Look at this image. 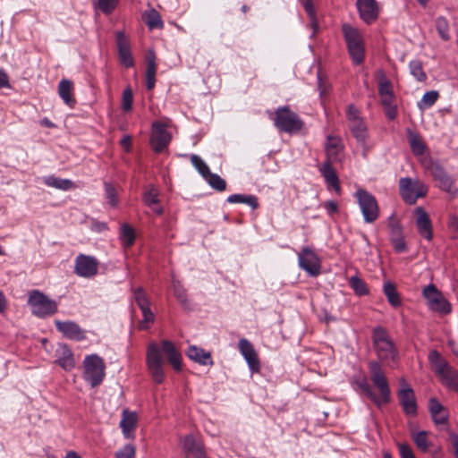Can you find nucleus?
Listing matches in <instances>:
<instances>
[{"instance_id": "obj_44", "label": "nucleus", "mask_w": 458, "mask_h": 458, "mask_svg": "<svg viewBox=\"0 0 458 458\" xmlns=\"http://www.w3.org/2000/svg\"><path fill=\"white\" fill-rule=\"evenodd\" d=\"M349 284L352 288L354 293L359 296H365L368 295L369 293V287L365 281L357 276H352L349 279Z\"/></svg>"}, {"instance_id": "obj_29", "label": "nucleus", "mask_w": 458, "mask_h": 458, "mask_svg": "<svg viewBox=\"0 0 458 458\" xmlns=\"http://www.w3.org/2000/svg\"><path fill=\"white\" fill-rule=\"evenodd\" d=\"M334 162L325 161L319 171L325 179L326 183L332 187L336 192H340L339 178L335 170L333 168L332 164Z\"/></svg>"}, {"instance_id": "obj_12", "label": "nucleus", "mask_w": 458, "mask_h": 458, "mask_svg": "<svg viewBox=\"0 0 458 458\" xmlns=\"http://www.w3.org/2000/svg\"><path fill=\"white\" fill-rule=\"evenodd\" d=\"M423 297L427 300L428 307L438 313L448 314L451 312V304L444 298L442 293L430 284L423 289Z\"/></svg>"}, {"instance_id": "obj_9", "label": "nucleus", "mask_w": 458, "mask_h": 458, "mask_svg": "<svg viewBox=\"0 0 458 458\" xmlns=\"http://www.w3.org/2000/svg\"><path fill=\"white\" fill-rule=\"evenodd\" d=\"M147 364L153 380L157 384L163 383L165 379V361L161 355V350L156 343H151L148 346Z\"/></svg>"}, {"instance_id": "obj_56", "label": "nucleus", "mask_w": 458, "mask_h": 458, "mask_svg": "<svg viewBox=\"0 0 458 458\" xmlns=\"http://www.w3.org/2000/svg\"><path fill=\"white\" fill-rule=\"evenodd\" d=\"M390 241L393 244L394 250L396 252L402 253L407 250V246L403 236L390 239Z\"/></svg>"}, {"instance_id": "obj_6", "label": "nucleus", "mask_w": 458, "mask_h": 458, "mask_svg": "<svg viewBox=\"0 0 458 458\" xmlns=\"http://www.w3.org/2000/svg\"><path fill=\"white\" fill-rule=\"evenodd\" d=\"M428 360L441 381L448 387L458 390V373L448 365L439 352L436 350L431 351Z\"/></svg>"}, {"instance_id": "obj_48", "label": "nucleus", "mask_w": 458, "mask_h": 458, "mask_svg": "<svg viewBox=\"0 0 458 458\" xmlns=\"http://www.w3.org/2000/svg\"><path fill=\"white\" fill-rule=\"evenodd\" d=\"M191 162L203 178H206L210 174L209 167L198 155H191Z\"/></svg>"}, {"instance_id": "obj_37", "label": "nucleus", "mask_w": 458, "mask_h": 458, "mask_svg": "<svg viewBox=\"0 0 458 458\" xmlns=\"http://www.w3.org/2000/svg\"><path fill=\"white\" fill-rule=\"evenodd\" d=\"M383 292L387 301L393 307H399L402 304L400 294L396 290V286L391 282H386L383 285Z\"/></svg>"}, {"instance_id": "obj_24", "label": "nucleus", "mask_w": 458, "mask_h": 458, "mask_svg": "<svg viewBox=\"0 0 458 458\" xmlns=\"http://www.w3.org/2000/svg\"><path fill=\"white\" fill-rule=\"evenodd\" d=\"M428 411L433 422L437 426L447 424L449 417L448 411L436 397L429 399Z\"/></svg>"}, {"instance_id": "obj_45", "label": "nucleus", "mask_w": 458, "mask_h": 458, "mask_svg": "<svg viewBox=\"0 0 458 458\" xmlns=\"http://www.w3.org/2000/svg\"><path fill=\"white\" fill-rule=\"evenodd\" d=\"M435 26L438 32L439 37L445 40L448 41L451 37L449 34V22L447 19L444 16H438L435 20Z\"/></svg>"}, {"instance_id": "obj_41", "label": "nucleus", "mask_w": 458, "mask_h": 458, "mask_svg": "<svg viewBox=\"0 0 458 458\" xmlns=\"http://www.w3.org/2000/svg\"><path fill=\"white\" fill-rule=\"evenodd\" d=\"M143 20L150 30L163 28L161 17L155 9L146 12Z\"/></svg>"}, {"instance_id": "obj_8", "label": "nucleus", "mask_w": 458, "mask_h": 458, "mask_svg": "<svg viewBox=\"0 0 458 458\" xmlns=\"http://www.w3.org/2000/svg\"><path fill=\"white\" fill-rule=\"evenodd\" d=\"M357 202L366 223H374L379 216V208L376 198L368 191L359 189L355 192Z\"/></svg>"}, {"instance_id": "obj_10", "label": "nucleus", "mask_w": 458, "mask_h": 458, "mask_svg": "<svg viewBox=\"0 0 458 458\" xmlns=\"http://www.w3.org/2000/svg\"><path fill=\"white\" fill-rule=\"evenodd\" d=\"M399 187L403 199L410 205L414 204L419 198L424 197L427 193V188L420 181H413L409 177L401 178Z\"/></svg>"}, {"instance_id": "obj_2", "label": "nucleus", "mask_w": 458, "mask_h": 458, "mask_svg": "<svg viewBox=\"0 0 458 458\" xmlns=\"http://www.w3.org/2000/svg\"><path fill=\"white\" fill-rule=\"evenodd\" d=\"M342 32L353 64H361L365 58V43L361 32L349 23L342 25Z\"/></svg>"}, {"instance_id": "obj_31", "label": "nucleus", "mask_w": 458, "mask_h": 458, "mask_svg": "<svg viewBox=\"0 0 458 458\" xmlns=\"http://www.w3.org/2000/svg\"><path fill=\"white\" fill-rule=\"evenodd\" d=\"M407 138L409 140L410 148L414 156L420 157L424 155L427 146L422 140L421 136L414 132L411 129H407Z\"/></svg>"}, {"instance_id": "obj_38", "label": "nucleus", "mask_w": 458, "mask_h": 458, "mask_svg": "<svg viewBox=\"0 0 458 458\" xmlns=\"http://www.w3.org/2000/svg\"><path fill=\"white\" fill-rule=\"evenodd\" d=\"M44 182L49 187H54L63 191H68L73 187V182L69 179H62L54 175L44 178Z\"/></svg>"}, {"instance_id": "obj_55", "label": "nucleus", "mask_w": 458, "mask_h": 458, "mask_svg": "<svg viewBox=\"0 0 458 458\" xmlns=\"http://www.w3.org/2000/svg\"><path fill=\"white\" fill-rule=\"evenodd\" d=\"M134 456H135V448L132 445H124L115 454L116 458H134Z\"/></svg>"}, {"instance_id": "obj_57", "label": "nucleus", "mask_w": 458, "mask_h": 458, "mask_svg": "<svg viewBox=\"0 0 458 458\" xmlns=\"http://www.w3.org/2000/svg\"><path fill=\"white\" fill-rule=\"evenodd\" d=\"M401 458H416L411 447L406 443L398 445Z\"/></svg>"}, {"instance_id": "obj_60", "label": "nucleus", "mask_w": 458, "mask_h": 458, "mask_svg": "<svg viewBox=\"0 0 458 458\" xmlns=\"http://www.w3.org/2000/svg\"><path fill=\"white\" fill-rule=\"evenodd\" d=\"M324 208L329 215L338 212V204L334 200H328L324 204Z\"/></svg>"}, {"instance_id": "obj_47", "label": "nucleus", "mask_w": 458, "mask_h": 458, "mask_svg": "<svg viewBox=\"0 0 458 458\" xmlns=\"http://www.w3.org/2000/svg\"><path fill=\"white\" fill-rule=\"evenodd\" d=\"M204 179L212 189L217 191H224L226 189V182L216 174L210 172V174Z\"/></svg>"}, {"instance_id": "obj_58", "label": "nucleus", "mask_w": 458, "mask_h": 458, "mask_svg": "<svg viewBox=\"0 0 458 458\" xmlns=\"http://www.w3.org/2000/svg\"><path fill=\"white\" fill-rule=\"evenodd\" d=\"M378 93L380 97L394 95L391 83L388 81L380 82Z\"/></svg>"}, {"instance_id": "obj_35", "label": "nucleus", "mask_w": 458, "mask_h": 458, "mask_svg": "<svg viewBox=\"0 0 458 458\" xmlns=\"http://www.w3.org/2000/svg\"><path fill=\"white\" fill-rule=\"evenodd\" d=\"M119 239L124 249L131 248L134 244L136 239L134 229L128 224H123L121 226Z\"/></svg>"}, {"instance_id": "obj_32", "label": "nucleus", "mask_w": 458, "mask_h": 458, "mask_svg": "<svg viewBox=\"0 0 458 458\" xmlns=\"http://www.w3.org/2000/svg\"><path fill=\"white\" fill-rule=\"evenodd\" d=\"M158 190L154 185H149L143 194L144 203L152 208V210L157 214L162 215L164 210L161 207H157L159 203Z\"/></svg>"}, {"instance_id": "obj_16", "label": "nucleus", "mask_w": 458, "mask_h": 458, "mask_svg": "<svg viewBox=\"0 0 458 458\" xmlns=\"http://www.w3.org/2000/svg\"><path fill=\"white\" fill-rule=\"evenodd\" d=\"M402 387L398 391V399L405 414L415 416L417 414V403L413 389L406 384L404 378L400 380Z\"/></svg>"}, {"instance_id": "obj_34", "label": "nucleus", "mask_w": 458, "mask_h": 458, "mask_svg": "<svg viewBox=\"0 0 458 458\" xmlns=\"http://www.w3.org/2000/svg\"><path fill=\"white\" fill-rule=\"evenodd\" d=\"M72 91L73 84L71 81L63 79L59 82L58 94L63 101L71 107H72L76 103V100L72 96Z\"/></svg>"}, {"instance_id": "obj_15", "label": "nucleus", "mask_w": 458, "mask_h": 458, "mask_svg": "<svg viewBox=\"0 0 458 458\" xmlns=\"http://www.w3.org/2000/svg\"><path fill=\"white\" fill-rule=\"evenodd\" d=\"M299 266L310 276H318L320 272V259L310 248L303 247L298 255Z\"/></svg>"}, {"instance_id": "obj_63", "label": "nucleus", "mask_w": 458, "mask_h": 458, "mask_svg": "<svg viewBox=\"0 0 458 458\" xmlns=\"http://www.w3.org/2000/svg\"><path fill=\"white\" fill-rule=\"evenodd\" d=\"M120 144L126 151H130L131 146V137L130 135H124L120 140Z\"/></svg>"}, {"instance_id": "obj_27", "label": "nucleus", "mask_w": 458, "mask_h": 458, "mask_svg": "<svg viewBox=\"0 0 458 458\" xmlns=\"http://www.w3.org/2000/svg\"><path fill=\"white\" fill-rule=\"evenodd\" d=\"M186 355L188 358L194 362H197L202 366H213L214 362L209 352L205 351L196 345L189 346Z\"/></svg>"}, {"instance_id": "obj_42", "label": "nucleus", "mask_w": 458, "mask_h": 458, "mask_svg": "<svg viewBox=\"0 0 458 458\" xmlns=\"http://www.w3.org/2000/svg\"><path fill=\"white\" fill-rule=\"evenodd\" d=\"M301 5L303 6L308 17L310 18V23L312 29L314 30V33L318 28L316 9L313 4V0H299Z\"/></svg>"}, {"instance_id": "obj_20", "label": "nucleus", "mask_w": 458, "mask_h": 458, "mask_svg": "<svg viewBox=\"0 0 458 458\" xmlns=\"http://www.w3.org/2000/svg\"><path fill=\"white\" fill-rule=\"evenodd\" d=\"M184 458H206L207 454L203 445L193 435H186L182 441Z\"/></svg>"}, {"instance_id": "obj_61", "label": "nucleus", "mask_w": 458, "mask_h": 458, "mask_svg": "<svg viewBox=\"0 0 458 458\" xmlns=\"http://www.w3.org/2000/svg\"><path fill=\"white\" fill-rule=\"evenodd\" d=\"M3 88H11V85L9 83V77L7 75V73L0 69V89H3Z\"/></svg>"}, {"instance_id": "obj_14", "label": "nucleus", "mask_w": 458, "mask_h": 458, "mask_svg": "<svg viewBox=\"0 0 458 458\" xmlns=\"http://www.w3.org/2000/svg\"><path fill=\"white\" fill-rule=\"evenodd\" d=\"M98 265L95 257L79 254L74 262V273L83 278H92L98 272Z\"/></svg>"}, {"instance_id": "obj_4", "label": "nucleus", "mask_w": 458, "mask_h": 458, "mask_svg": "<svg viewBox=\"0 0 458 458\" xmlns=\"http://www.w3.org/2000/svg\"><path fill=\"white\" fill-rule=\"evenodd\" d=\"M373 345L378 359L382 361H394L398 352L382 327H377L372 335Z\"/></svg>"}, {"instance_id": "obj_19", "label": "nucleus", "mask_w": 458, "mask_h": 458, "mask_svg": "<svg viewBox=\"0 0 458 458\" xmlns=\"http://www.w3.org/2000/svg\"><path fill=\"white\" fill-rule=\"evenodd\" d=\"M356 6L360 18L366 24H371L377 20L379 6L376 0H357Z\"/></svg>"}, {"instance_id": "obj_33", "label": "nucleus", "mask_w": 458, "mask_h": 458, "mask_svg": "<svg viewBox=\"0 0 458 458\" xmlns=\"http://www.w3.org/2000/svg\"><path fill=\"white\" fill-rule=\"evenodd\" d=\"M157 64L156 55L153 51H149L147 55V70H146V88L151 90L156 83Z\"/></svg>"}, {"instance_id": "obj_52", "label": "nucleus", "mask_w": 458, "mask_h": 458, "mask_svg": "<svg viewBox=\"0 0 458 458\" xmlns=\"http://www.w3.org/2000/svg\"><path fill=\"white\" fill-rule=\"evenodd\" d=\"M119 0H98V9L105 14L112 13L116 8Z\"/></svg>"}, {"instance_id": "obj_54", "label": "nucleus", "mask_w": 458, "mask_h": 458, "mask_svg": "<svg viewBox=\"0 0 458 458\" xmlns=\"http://www.w3.org/2000/svg\"><path fill=\"white\" fill-rule=\"evenodd\" d=\"M439 94L437 90L428 91L423 95L420 106L430 107L437 102Z\"/></svg>"}, {"instance_id": "obj_17", "label": "nucleus", "mask_w": 458, "mask_h": 458, "mask_svg": "<svg viewBox=\"0 0 458 458\" xmlns=\"http://www.w3.org/2000/svg\"><path fill=\"white\" fill-rule=\"evenodd\" d=\"M171 141V135L166 131V126L163 123L155 122L152 125V133L150 144L156 153H161Z\"/></svg>"}, {"instance_id": "obj_5", "label": "nucleus", "mask_w": 458, "mask_h": 458, "mask_svg": "<svg viewBox=\"0 0 458 458\" xmlns=\"http://www.w3.org/2000/svg\"><path fill=\"white\" fill-rule=\"evenodd\" d=\"M83 377L91 387L99 386L106 375L104 360L97 354L85 357L83 360Z\"/></svg>"}, {"instance_id": "obj_62", "label": "nucleus", "mask_w": 458, "mask_h": 458, "mask_svg": "<svg viewBox=\"0 0 458 458\" xmlns=\"http://www.w3.org/2000/svg\"><path fill=\"white\" fill-rule=\"evenodd\" d=\"M450 439L454 449V455L455 458H458V434L451 433Z\"/></svg>"}, {"instance_id": "obj_39", "label": "nucleus", "mask_w": 458, "mask_h": 458, "mask_svg": "<svg viewBox=\"0 0 458 458\" xmlns=\"http://www.w3.org/2000/svg\"><path fill=\"white\" fill-rule=\"evenodd\" d=\"M428 432L425 430L411 433V438L414 441L416 446L423 453L428 452L431 445V442L428 440Z\"/></svg>"}, {"instance_id": "obj_22", "label": "nucleus", "mask_w": 458, "mask_h": 458, "mask_svg": "<svg viewBox=\"0 0 458 458\" xmlns=\"http://www.w3.org/2000/svg\"><path fill=\"white\" fill-rule=\"evenodd\" d=\"M416 216V227L418 233L421 237L427 241H431L433 238L431 220L422 207H417L414 210Z\"/></svg>"}, {"instance_id": "obj_30", "label": "nucleus", "mask_w": 458, "mask_h": 458, "mask_svg": "<svg viewBox=\"0 0 458 458\" xmlns=\"http://www.w3.org/2000/svg\"><path fill=\"white\" fill-rule=\"evenodd\" d=\"M162 351L166 354L169 363L176 371L182 369V357L179 352L175 349L174 344L169 340L162 341Z\"/></svg>"}, {"instance_id": "obj_23", "label": "nucleus", "mask_w": 458, "mask_h": 458, "mask_svg": "<svg viewBox=\"0 0 458 458\" xmlns=\"http://www.w3.org/2000/svg\"><path fill=\"white\" fill-rule=\"evenodd\" d=\"M55 325L59 332L71 340L83 341L86 339L85 331L76 322L55 320Z\"/></svg>"}, {"instance_id": "obj_25", "label": "nucleus", "mask_w": 458, "mask_h": 458, "mask_svg": "<svg viewBox=\"0 0 458 458\" xmlns=\"http://www.w3.org/2000/svg\"><path fill=\"white\" fill-rule=\"evenodd\" d=\"M349 128L352 131V136L362 146L363 157H366L369 150V148L366 144L368 138L367 126L362 119L355 120L354 122L349 123Z\"/></svg>"}, {"instance_id": "obj_46", "label": "nucleus", "mask_w": 458, "mask_h": 458, "mask_svg": "<svg viewBox=\"0 0 458 458\" xmlns=\"http://www.w3.org/2000/svg\"><path fill=\"white\" fill-rule=\"evenodd\" d=\"M411 74L420 82L427 80V74L423 71L422 63L420 60H412L409 64Z\"/></svg>"}, {"instance_id": "obj_49", "label": "nucleus", "mask_w": 458, "mask_h": 458, "mask_svg": "<svg viewBox=\"0 0 458 458\" xmlns=\"http://www.w3.org/2000/svg\"><path fill=\"white\" fill-rule=\"evenodd\" d=\"M133 93L131 87L124 89L122 96V109L128 113L132 109Z\"/></svg>"}, {"instance_id": "obj_13", "label": "nucleus", "mask_w": 458, "mask_h": 458, "mask_svg": "<svg viewBox=\"0 0 458 458\" xmlns=\"http://www.w3.org/2000/svg\"><path fill=\"white\" fill-rule=\"evenodd\" d=\"M134 301L142 313V320L139 323L141 330L148 329L149 325L155 321V314L149 307V300L142 287H138L133 291Z\"/></svg>"}, {"instance_id": "obj_36", "label": "nucleus", "mask_w": 458, "mask_h": 458, "mask_svg": "<svg viewBox=\"0 0 458 458\" xmlns=\"http://www.w3.org/2000/svg\"><path fill=\"white\" fill-rule=\"evenodd\" d=\"M137 424V416L134 412L123 411V419L120 421V427L125 437H130V433L133 431Z\"/></svg>"}, {"instance_id": "obj_40", "label": "nucleus", "mask_w": 458, "mask_h": 458, "mask_svg": "<svg viewBox=\"0 0 458 458\" xmlns=\"http://www.w3.org/2000/svg\"><path fill=\"white\" fill-rule=\"evenodd\" d=\"M229 203H243L250 206L252 209H256L259 207L258 199L252 195L243 194H233L227 198Z\"/></svg>"}, {"instance_id": "obj_53", "label": "nucleus", "mask_w": 458, "mask_h": 458, "mask_svg": "<svg viewBox=\"0 0 458 458\" xmlns=\"http://www.w3.org/2000/svg\"><path fill=\"white\" fill-rule=\"evenodd\" d=\"M388 227H389V231H390L389 232L390 239L403 236L402 226H401L400 223L394 216H391L389 218Z\"/></svg>"}, {"instance_id": "obj_18", "label": "nucleus", "mask_w": 458, "mask_h": 458, "mask_svg": "<svg viewBox=\"0 0 458 458\" xmlns=\"http://www.w3.org/2000/svg\"><path fill=\"white\" fill-rule=\"evenodd\" d=\"M238 348L241 354L245 359L250 371L259 373L260 371V361L253 344L246 338L239 340Z\"/></svg>"}, {"instance_id": "obj_11", "label": "nucleus", "mask_w": 458, "mask_h": 458, "mask_svg": "<svg viewBox=\"0 0 458 458\" xmlns=\"http://www.w3.org/2000/svg\"><path fill=\"white\" fill-rule=\"evenodd\" d=\"M427 169L438 182V187L452 195H456L458 191L454 185L453 178L446 173L444 167L437 162L429 159L426 163Z\"/></svg>"}, {"instance_id": "obj_28", "label": "nucleus", "mask_w": 458, "mask_h": 458, "mask_svg": "<svg viewBox=\"0 0 458 458\" xmlns=\"http://www.w3.org/2000/svg\"><path fill=\"white\" fill-rule=\"evenodd\" d=\"M325 151L327 156L326 161L334 163L340 161V155L343 151V146L340 139L328 136L325 146Z\"/></svg>"}, {"instance_id": "obj_7", "label": "nucleus", "mask_w": 458, "mask_h": 458, "mask_svg": "<svg viewBox=\"0 0 458 458\" xmlns=\"http://www.w3.org/2000/svg\"><path fill=\"white\" fill-rule=\"evenodd\" d=\"M274 124L280 131L293 133L302 129L303 122L288 106L278 107L275 111Z\"/></svg>"}, {"instance_id": "obj_43", "label": "nucleus", "mask_w": 458, "mask_h": 458, "mask_svg": "<svg viewBox=\"0 0 458 458\" xmlns=\"http://www.w3.org/2000/svg\"><path fill=\"white\" fill-rule=\"evenodd\" d=\"M381 98V104L385 108L386 114L389 120L395 119L397 115L396 106L394 105V95L384 96Z\"/></svg>"}, {"instance_id": "obj_64", "label": "nucleus", "mask_w": 458, "mask_h": 458, "mask_svg": "<svg viewBox=\"0 0 458 458\" xmlns=\"http://www.w3.org/2000/svg\"><path fill=\"white\" fill-rule=\"evenodd\" d=\"M448 226L451 230L457 232L458 231V217L455 216H451L449 217Z\"/></svg>"}, {"instance_id": "obj_50", "label": "nucleus", "mask_w": 458, "mask_h": 458, "mask_svg": "<svg viewBox=\"0 0 458 458\" xmlns=\"http://www.w3.org/2000/svg\"><path fill=\"white\" fill-rule=\"evenodd\" d=\"M104 188H105V195H106V198L108 199L109 204L112 207H116V205L118 203V199H117V193H116L115 188L114 187V185L112 183L107 182H104Z\"/></svg>"}, {"instance_id": "obj_26", "label": "nucleus", "mask_w": 458, "mask_h": 458, "mask_svg": "<svg viewBox=\"0 0 458 458\" xmlns=\"http://www.w3.org/2000/svg\"><path fill=\"white\" fill-rule=\"evenodd\" d=\"M55 363L65 370H71L74 368L75 362L72 352L66 344H59L55 351Z\"/></svg>"}, {"instance_id": "obj_59", "label": "nucleus", "mask_w": 458, "mask_h": 458, "mask_svg": "<svg viewBox=\"0 0 458 458\" xmlns=\"http://www.w3.org/2000/svg\"><path fill=\"white\" fill-rule=\"evenodd\" d=\"M347 117L349 120V123L354 122L355 120L361 119L360 117V111L357 107H355L353 105H349L347 108Z\"/></svg>"}, {"instance_id": "obj_3", "label": "nucleus", "mask_w": 458, "mask_h": 458, "mask_svg": "<svg viewBox=\"0 0 458 458\" xmlns=\"http://www.w3.org/2000/svg\"><path fill=\"white\" fill-rule=\"evenodd\" d=\"M28 305L30 307L32 314L39 318L50 317L58 310L57 302L38 290L30 292Z\"/></svg>"}, {"instance_id": "obj_1", "label": "nucleus", "mask_w": 458, "mask_h": 458, "mask_svg": "<svg viewBox=\"0 0 458 458\" xmlns=\"http://www.w3.org/2000/svg\"><path fill=\"white\" fill-rule=\"evenodd\" d=\"M370 379L373 385L378 389L379 395H377L366 378L357 382L360 391L372 401L378 408L391 401V390L386 374L377 361L369 363Z\"/></svg>"}, {"instance_id": "obj_51", "label": "nucleus", "mask_w": 458, "mask_h": 458, "mask_svg": "<svg viewBox=\"0 0 458 458\" xmlns=\"http://www.w3.org/2000/svg\"><path fill=\"white\" fill-rule=\"evenodd\" d=\"M173 290L175 298L178 300V301L181 302L182 305H186L188 301L186 290L183 288V286L180 284L179 281H173Z\"/></svg>"}, {"instance_id": "obj_21", "label": "nucleus", "mask_w": 458, "mask_h": 458, "mask_svg": "<svg viewBox=\"0 0 458 458\" xmlns=\"http://www.w3.org/2000/svg\"><path fill=\"white\" fill-rule=\"evenodd\" d=\"M116 45L121 64L126 68L132 67L134 62L131 56V46L123 31L116 32Z\"/></svg>"}]
</instances>
